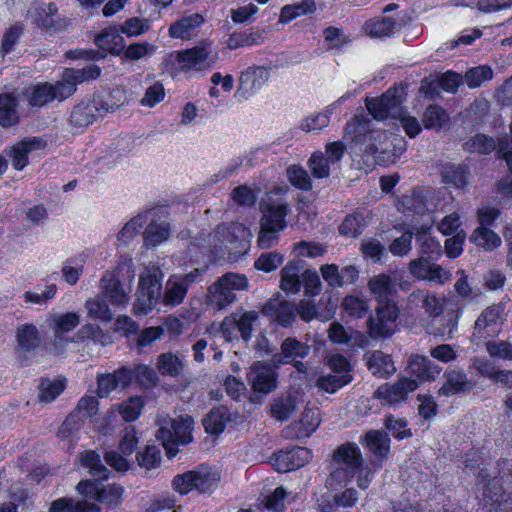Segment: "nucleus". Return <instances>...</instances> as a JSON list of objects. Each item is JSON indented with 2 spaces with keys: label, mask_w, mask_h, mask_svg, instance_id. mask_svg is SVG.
I'll list each match as a JSON object with an SVG mask.
<instances>
[{
  "label": "nucleus",
  "mask_w": 512,
  "mask_h": 512,
  "mask_svg": "<svg viewBox=\"0 0 512 512\" xmlns=\"http://www.w3.org/2000/svg\"><path fill=\"white\" fill-rule=\"evenodd\" d=\"M100 74L101 69L95 64L82 69L66 68L55 84L45 82L33 86L28 95L29 105L42 107L53 100L63 101L76 91L78 84L94 80Z\"/></svg>",
  "instance_id": "nucleus-1"
},
{
  "label": "nucleus",
  "mask_w": 512,
  "mask_h": 512,
  "mask_svg": "<svg viewBox=\"0 0 512 512\" xmlns=\"http://www.w3.org/2000/svg\"><path fill=\"white\" fill-rule=\"evenodd\" d=\"M404 101V88L394 87L383 93L380 97L367 98L366 108L373 118L383 120L388 117L400 121L406 134L415 137L422 130L420 123L415 117L409 116L402 108Z\"/></svg>",
  "instance_id": "nucleus-2"
},
{
  "label": "nucleus",
  "mask_w": 512,
  "mask_h": 512,
  "mask_svg": "<svg viewBox=\"0 0 512 512\" xmlns=\"http://www.w3.org/2000/svg\"><path fill=\"white\" fill-rule=\"evenodd\" d=\"M218 60V53L210 43H203L193 48L170 53L165 63L170 73L177 76L187 72H206L213 68Z\"/></svg>",
  "instance_id": "nucleus-3"
},
{
  "label": "nucleus",
  "mask_w": 512,
  "mask_h": 512,
  "mask_svg": "<svg viewBox=\"0 0 512 512\" xmlns=\"http://www.w3.org/2000/svg\"><path fill=\"white\" fill-rule=\"evenodd\" d=\"M247 236L249 232L241 223L220 224L213 233H201L192 245L198 247L203 255L215 258L224 254L229 243L245 239Z\"/></svg>",
  "instance_id": "nucleus-4"
},
{
  "label": "nucleus",
  "mask_w": 512,
  "mask_h": 512,
  "mask_svg": "<svg viewBox=\"0 0 512 512\" xmlns=\"http://www.w3.org/2000/svg\"><path fill=\"white\" fill-rule=\"evenodd\" d=\"M363 463L360 448L355 443L340 445L333 453L334 470L328 479L330 488L351 483Z\"/></svg>",
  "instance_id": "nucleus-5"
},
{
  "label": "nucleus",
  "mask_w": 512,
  "mask_h": 512,
  "mask_svg": "<svg viewBox=\"0 0 512 512\" xmlns=\"http://www.w3.org/2000/svg\"><path fill=\"white\" fill-rule=\"evenodd\" d=\"M125 101L124 92L121 89H117L109 95L107 100L97 96L91 101L81 102L71 112V123L79 127H86L92 124L98 117L108 112H114Z\"/></svg>",
  "instance_id": "nucleus-6"
},
{
  "label": "nucleus",
  "mask_w": 512,
  "mask_h": 512,
  "mask_svg": "<svg viewBox=\"0 0 512 512\" xmlns=\"http://www.w3.org/2000/svg\"><path fill=\"white\" fill-rule=\"evenodd\" d=\"M220 479L221 474L216 467L203 464L193 470L176 475L172 485L181 495L194 490L199 493H211L218 486Z\"/></svg>",
  "instance_id": "nucleus-7"
},
{
  "label": "nucleus",
  "mask_w": 512,
  "mask_h": 512,
  "mask_svg": "<svg viewBox=\"0 0 512 512\" xmlns=\"http://www.w3.org/2000/svg\"><path fill=\"white\" fill-rule=\"evenodd\" d=\"M161 280L162 274L155 266L146 267L140 274L133 307L135 314L146 315L157 306L161 294Z\"/></svg>",
  "instance_id": "nucleus-8"
},
{
  "label": "nucleus",
  "mask_w": 512,
  "mask_h": 512,
  "mask_svg": "<svg viewBox=\"0 0 512 512\" xmlns=\"http://www.w3.org/2000/svg\"><path fill=\"white\" fill-rule=\"evenodd\" d=\"M194 421L189 415H181L175 419L165 421L157 432V439L162 442L169 458L177 454V446L192 441Z\"/></svg>",
  "instance_id": "nucleus-9"
},
{
  "label": "nucleus",
  "mask_w": 512,
  "mask_h": 512,
  "mask_svg": "<svg viewBox=\"0 0 512 512\" xmlns=\"http://www.w3.org/2000/svg\"><path fill=\"white\" fill-rule=\"evenodd\" d=\"M257 320L258 313L256 311H236L222 321L221 334L227 342L238 339V337L247 342L252 338Z\"/></svg>",
  "instance_id": "nucleus-10"
},
{
  "label": "nucleus",
  "mask_w": 512,
  "mask_h": 512,
  "mask_svg": "<svg viewBox=\"0 0 512 512\" xmlns=\"http://www.w3.org/2000/svg\"><path fill=\"white\" fill-rule=\"evenodd\" d=\"M345 152V146L341 141L331 142L325 146V152L316 151L308 160V167L312 175L318 179L329 177Z\"/></svg>",
  "instance_id": "nucleus-11"
},
{
  "label": "nucleus",
  "mask_w": 512,
  "mask_h": 512,
  "mask_svg": "<svg viewBox=\"0 0 512 512\" xmlns=\"http://www.w3.org/2000/svg\"><path fill=\"white\" fill-rule=\"evenodd\" d=\"M271 66L252 65L241 72L235 97L248 100L256 95L270 80Z\"/></svg>",
  "instance_id": "nucleus-12"
},
{
  "label": "nucleus",
  "mask_w": 512,
  "mask_h": 512,
  "mask_svg": "<svg viewBox=\"0 0 512 512\" xmlns=\"http://www.w3.org/2000/svg\"><path fill=\"white\" fill-rule=\"evenodd\" d=\"M76 489L79 494L86 497L89 501H98L109 507H115L122 503L124 489L120 485L109 484L103 487L90 480L80 481Z\"/></svg>",
  "instance_id": "nucleus-13"
},
{
  "label": "nucleus",
  "mask_w": 512,
  "mask_h": 512,
  "mask_svg": "<svg viewBox=\"0 0 512 512\" xmlns=\"http://www.w3.org/2000/svg\"><path fill=\"white\" fill-rule=\"evenodd\" d=\"M100 294L113 307L125 308L130 300L131 289H125L114 271H106L100 279Z\"/></svg>",
  "instance_id": "nucleus-14"
},
{
  "label": "nucleus",
  "mask_w": 512,
  "mask_h": 512,
  "mask_svg": "<svg viewBox=\"0 0 512 512\" xmlns=\"http://www.w3.org/2000/svg\"><path fill=\"white\" fill-rule=\"evenodd\" d=\"M432 259L418 257L409 263V271L418 280L444 284L451 280L452 274L442 266L432 263Z\"/></svg>",
  "instance_id": "nucleus-15"
},
{
  "label": "nucleus",
  "mask_w": 512,
  "mask_h": 512,
  "mask_svg": "<svg viewBox=\"0 0 512 512\" xmlns=\"http://www.w3.org/2000/svg\"><path fill=\"white\" fill-rule=\"evenodd\" d=\"M418 387L416 380L401 378L393 385L383 384L374 392V397L383 405H396L403 402L407 395Z\"/></svg>",
  "instance_id": "nucleus-16"
},
{
  "label": "nucleus",
  "mask_w": 512,
  "mask_h": 512,
  "mask_svg": "<svg viewBox=\"0 0 512 512\" xmlns=\"http://www.w3.org/2000/svg\"><path fill=\"white\" fill-rule=\"evenodd\" d=\"M311 459V452L304 447L279 450L271 457L272 466L278 472H288L303 467Z\"/></svg>",
  "instance_id": "nucleus-17"
},
{
  "label": "nucleus",
  "mask_w": 512,
  "mask_h": 512,
  "mask_svg": "<svg viewBox=\"0 0 512 512\" xmlns=\"http://www.w3.org/2000/svg\"><path fill=\"white\" fill-rule=\"evenodd\" d=\"M133 377V372L126 366H122L112 373L97 375V395L101 398L108 397L111 392L126 389Z\"/></svg>",
  "instance_id": "nucleus-18"
},
{
  "label": "nucleus",
  "mask_w": 512,
  "mask_h": 512,
  "mask_svg": "<svg viewBox=\"0 0 512 512\" xmlns=\"http://www.w3.org/2000/svg\"><path fill=\"white\" fill-rule=\"evenodd\" d=\"M502 309L498 305L486 308L477 318L474 325V336L477 338L494 337L501 331Z\"/></svg>",
  "instance_id": "nucleus-19"
},
{
  "label": "nucleus",
  "mask_w": 512,
  "mask_h": 512,
  "mask_svg": "<svg viewBox=\"0 0 512 512\" xmlns=\"http://www.w3.org/2000/svg\"><path fill=\"white\" fill-rule=\"evenodd\" d=\"M247 379L253 390L268 393L276 387L277 375L272 366L257 362L250 368Z\"/></svg>",
  "instance_id": "nucleus-20"
},
{
  "label": "nucleus",
  "mask_w": 512,
  "mask_h": 512,
  "mask_svg": "<svg viewBox=\"0 0 512 512\" xmlns=\"http://www.w3.org/2000/svg\"><path fill=\"white\" fill-rule=\"evenodd\" d=\"M411 306L420 307L431 317L442 314L446 298L426 290H416L408 297Z\"/></svg>",
  "instance_id": "nucleus-21"
},
{
  "label": "nucleus",
  "mask_w": 512,
  "mask_h": 512,
  "mask_svg": "<svg viewBox=\"0 0 512 512\" xmlns=\"http://www.w3.org/2000/svg\"><path fill=\"white\" fill-rule=\"evenodd\" d=\"M46 322L55 336L62 339L65 334L79 326L81 315L78 312L72 311L60 313L52 312L49 313Z\"/></svg>",
  "instance_id": "nucleus-22"
},
{
  "label": "nucleus",
  "mask_w": 512,
  "mask_h": 512,
  "mask_svg": "<svg viewBox=\"0 0 512 512\" xmlns=\"http://www.w3.org/2000/svg\"><path fill=\"white\" fill-rule=\"evenodd\" d=\"M117 26H109L95 36L94 42L99 49L113 55H119L125 48V40Z\"/></svg>",
  "instance_id": "nucleus-23"
},
{
  "label": "nucleus",
  "mask_w": 512,
  "mask_h": 512,
  "mask_svg": "<svg viewBox=\"0 0 512 512\" xmlns=\"http://www.w3.org/2000/svg\"><path fill=\"white\" fill-rule=\"evenodd\" d=\"M289 212L288 205L284 202H271L262 207L260 225L283 231L286 226V216Z\"/></svg>",
  "instance_id": "nucleus-24"
},
{
  "label": "nucleus",
  "mask_w": 512,
  "mask_h": 512,
  "mask_svg": "<svg viewBox=\"0 0 512 512\" xmlns=\"http://www.w3.org/2000/svg\"><path fill=\"white\" fill-rule=\"evenodd\" d=\"M347 97V94L343 95L337 101L327 106L323 111L312 113L302 119L300 129L305 132H317L327 127L330 123L331 115Z\"/></svg>",
  "instance_id": "nucleus-25"
},
{
  "label": "nucleus",
  "mask_w": 512,
  "mask_h": 512,
  "mask_svg": "<svg viewBox=\"0 0 512 512\" xmlns=\"http://www.w3.org/2000/svg\"><path fill=\"white\" fill-rule=\"evenodd\" d=\"M365 442L370 452L374 455L377 467H380L385 459L388 457L390 450V439L387 433L370 430L365 435Z\"/></svg>",
  "instance_id": "nucleus-26"
},
{
  "label": "nucleus",
  "mask_w": 512,
  "mask_h": 512,
  "mask_svg": "<svg viewBox=\"0 0 512 512\" xmlns=\"http://www.w3.org/2000/svg\"><path fill=\"white\" fill-rule=\"evenodd\" d=\"M262 312L283 327H288L295 321V309L286 301L270 300L263 306Z\"/></svg>",
  "instance_id": "nucleus-27"
},
{
  "label": "nucleus",
  "mask_w": 512,
  "mask_h": 512,
  "mask_svg": "<svg viewBox=\"0 0 512 512\" xmlns=\"http://www.w3.org/2000/svg\"><path fill=\"white\" fill-rule=\"evenodd\" d=\"M185 356L173 352L161 353L156 360V369L162 376L178 377L185 368Z\"/></svg>",
  "instance_id": "nucleus-28"
},
{
  "label": "nucleus",
  "mask_w": 512,
  "mask_h": 512,
  "mask_svg": "<svg viewBox=\"0 0 512 512\" xmlns=\"http://www.w3.org/2000/svg\"><path fill=\"white\" fill-rule=\"evenodd\" d=\"M446 382L439 389V394L451 396L460 392L470 391L474 382L467 378L465 372L461 370H450L445 373Z\"/></svg>",
  "instance_id": "nucleus-29"
},
{
  "label": "nucleus",
  "mask_w": 512,
  "mask_h": 512,
  "mask_svg": "<svg viewBox=\"0 0 512 512\" xmlns=\"http://www.w3.org/2000/svg\"><path fill=\"white\" fill-rule=\"evenodd\" d=\"M49 512H100V507L86 497L78 501L61 497L51 503Z\"/></svg>",
  "instance_id": "nucleus-30"
},
{
  "label": "nucleus",
  "mask_w": 512,
  "mask_h": 512,
  "mask_svg": "<svg viewBox=\"0 0 512 512\" xmlns=\"http://www.w3.org/2000/svg\"><path fill=\"white\" fill-rule=\"evenodd\" d=\"M203 22L204 18L199 13L184 16L169 27V35L176 39H189Z\"/></svg>",
  "instance_id": "nucleus-31"
},
{
  "label": "nucleus",
  "mask_w": 512,
  "mask_h": 512,
  "mask_svg": "<svg viewBox=\"0 0 512 512\" xmlns=\"http://www.w3.org/2000/svg\"><path fill=\"white\" fill-rule=\"evenodd\" d=\"M320 411L318 408L307 407L301 414L300 420L294 423V436L302 439L309 437L320 425Z\"/></svg>",
  "instance_id": "nucleus-32"
},
{
  "label": "nucleus",
  "mask_w": 512,
  "mask_h": 512,
  "mask_svg": "<svg viewBox=\"0 0 512 512\" xmlns=\"http://www.w3.org/2000/svg\"><path fill=\"white\" fill-rule=\"evenodd\" d=\"M43 147L44 143L37 138H27L17 143L11 150L13 167L22 170L28 164V154Z\"/></svg>",
  "instance_id": "nucleus-33"
},
{
  "label": "nucleus",
  "mask_w": 512,
  "mask_h": 512,
  "mask_svg": "<svg viewBox=\"0 0 512 512\" xmlns=\"http://www.w3.org/2000/svg\"><path fill=\"white\" fill-rule=\"evenodd\" d=\"M499 481L493 479L487 486L484 487L483 496L485 505H489V512H509L512 509V503L509 501V496L504 492H495L491 494L492 488H496Z\"/></svg>",
  "instance_id": "nucleus-34"
},
{
  "label": "nucleus",
  "mask_w": 512,
  "mask_h": 512,
  "mask_svg": "<svg viewBox=\"0 0 512 512\" xmlns=\"http://www.w3.org/2000/svg\"><path fill=\"white\" fill-rule=\"evenodd\" d=\"M187 292L188 288L183 284L182 279L173 274L169 276L165 283L163 304L170 307L180 305L184 301Z\"/></svg>",
  "instance_id": "nucleus-35"
},
{
  "label": "nucleus",
  "mask_w": 512,
  "mask_h": 512,
  "mask_svg": "<svg viewBox=\"0 0 512 512\" xmlns=\"http://www.w3.org/2000/svg\"><path fill=\"white\" fill-rule=\"evenodd\" d=\"M368 289L379 304L390 301L395 291L391 277L384 273L371 277L368 281Z\"/></svg>",
  "instance_id": "nucleus-36"
},
{
  "label": "nucleus",
  "mask_w": 512,
  "mask_h": 512,
  "mask_svg": "<svg viewBox=\"0 0 512 512\" xmlns=\"http://www.w3.org/2000/svg\"><path fill=\"white\" fill-rule=\"evenodd\" d=\"M367 366L371 373L379 378H388L396 371L391 357L378 350L368 356Z\"/></svg>",
  "instance_id": "nucleus-37"
},
{
  "label": "nucleus",
  "mask_w": 512,
  "mask_h": 512,
  "mask_svg": "<svg viewBox=\"0 0 512 512\" xmlns=\"http://www.w3.org/2000/svg\"><path fill=\"white\" fill-rule=\"evenodd\" d=\"M236 300V294L230 292L218 279L208 288L207 302L214 309L222 310Z\"/></svg>",
  "instance_id": "nucleus-38"
},
{
  "label": "nucleus",
  "mask_w": 512,
  "mask_h": 512,
  "mask_svg": "<svg viewBox=\"0 0 512 512\" xmlns=\"http://www.w3.org/2000/svg\"><path fill=\"white\" fill-rule=\"evenodd\" d=\"M430 226H421L416 230L417 241L420 242L419 257L438 259L441 255V244L438 240L429 237Z\"/></svg>",
  "instance_id": "nucleus-39"
},
{
  "label": "nucleus",
  "mask_w": 512,
  "mask_h": 512,
  "mask_svg": "<svg viewBox=\"0 0 512 512\" xmlns=\"http://www.w3.org/2000/svg\"><path fill=\"white\" fill-rule=\"evenodd\" d=\"M302 267L298 262L290 261L281 270V289L286 293L296 294L301 288Z\"/></svg>",
  "instance_id": "nucleus-40"
},
{
  "label": "nucleus",
  "mask_w": 512,
  "mask_h": 512,
  "mask_svg": "<svg viewBox=\"0 0 512 512\" xmlns=\"http://www.w3.org/2000/svg\"><path fill=\"white\" fill-rule=\"evenodd\" d=\"M408 368L412 375L424 381L434 379L440 372L436 366H432L428 357L420 355L411 356Z\"/></svg>",
  "instance_id": "nucleus-41"
},
{
  "label": "nucleus",
  "mask_w": 512,
  "mask_h": 512,
  "mask_svg": "<svg viewBox=\"0 0 512 512\" xmlns=\"http://www.w3.org/2000/svg\"><path fill=\"white\" fill-rule=\"evenodd\" d=\"M170 224L166 220H152L146 227L143 236L146 245L157 246L169 238Z\"/></svg>",
  "instance_id": "nucleus-42"
},
{
  "label": "nucleus",
  "mask_w": 512,
  "mask_h": 512,
  "mask_svg": "<svg viewBox=\"0 0 512 512\" xmlns=\"http://www.w3.org/2000/svg\"><path fill=\"white\" fill-rule=\"evenodd\" d=\"M84 307L86 309L87 316L92 319L108 322L113 318V313L109 308L107 300L101 294L87 299Z\"/></svg>",
  "instance_id": "nucleus-43"
},
{
  "label": "nucleus",
  "mask_w": 512,
  "mask_h": 512,
  "mask_svg": "<svg viewBox=\"0 0 512 512\" xmlns=\"http://www.w3.org/2000/svg\"><path fill=\"white\" fill-rule=\"evenodd\" d=\"M397 26V22L392 17L383 16L366 21L364 29L372 37H386L392 35Z\"/></svg>",
  "instance_id": "nucleus-44"
},
{
  "label": "nucleus",
  "mask_w": 512,
  "mask_h": 512,
  "mask_svg": "<svg viewBox=\"0 0 512 512\" xmlns=\"http://www.w3.org/2000/svg\"><path fill=\"white\" fill-rule=\"evenodd\" d=\"M82 422L75 415H69L58 431V437L67 449L71 448L79 439Z\"/></svg>",
  "instance_id": "nucleus-45"
},
{
  "label": "nucleus",
  "mask_w": 512,
  "mask_h": 512,
  "mask_svg": "<svg viewBox=\"0 0 512 512\" xmlns=\"http://www.w3.org/2000/svg\"><path fill=\"white\" fill-rule=\"evenodd\" d=\"M80 461L84 468L95 478V480H105L108 478L109 471L102 464L100 456L92 450L83 452L80 455Z\"/></svg>",
  "instance_id": "nucleus-46"
},
{
  "label": "nucleus",
  "mask_w": 512,
  "mask_h": 512,
  "mask_svg": "<svg viewBox=\"0 0 512 512\" xmlns=\"http://www.w3.org/2000/svg\"><path fill=\"white\" fill-rule=\"evenodd\" d=\"M309 346L302 343L295 338H287L281 345V354L279 355V361L290 362L296 357L304 358L309 353Z\"/></svg>",
  "instance_id": "nucleus-47"
},
{
  "label": "nucleus",
  "mask_w": 512,
  "mask_h": 512,
  "mask_svg": "<svg viewBox=\"0 0 512 512\" xmlns=\"http://www.w3.org/2000/svg\"><path fill=\"white\" fill-rule=\"evenodd\" d=\"M87 260V254L81 253L68 259L62 267V276L69 285H75L81 274Z\"/></svg>",
  "instance_id": "nucleus-48"
},
{
  "label": "nucleus",
  "mask_w": 512,
  "mask_h": 512,
  "mask_svg": "<svg viewBox=\"0 0 512 512\" xmlns=\"http://www.w3.org/2000/svg\"><path fill=\"white\" fill-rule=\"evenodd\" d=\"M264 41L262 32L259 31H243L232 33L227 40V47L231 50L254 46L261 44Z\"/></svg>",
  "instance_id": "nucleus-49"
},
{
  "label": "nucleus",
  "mask_w": 512,
  "mask_h": 512,
  "mask_svg": "<svg viewBox=\"0 0 512 512\" xmlns=\"http://www.w3.org/2000/svg\"><path fill=\"white\" fill-rule=\"evenodd\" d=\"M17 100L9 94L0 95V125L10 127L18 122Z\"/></svg>",
  "instance_id": "nucleus-50"
},
{
  "label": "nucleus",
  "mask_w": 512,
  "mask_h": 512,
  "mask_svg": "<svg viewBox=\"0 0 512 512\" xmlns=\"http://www.w3.org/2000/svg\"><path fill=\"white\" fill-rule=\"evenodd\" d=\"M229 420L227 408L220 407L212 410L204 419L203 425L207 433L219 434L224 431L226 423Z\"/></svg>",
  "instance_id": "nucleus-51"
},
{
  "label": "nucleus",
  "mask_w": 512,
  "mask_h": 512,
  "mask_svg": "<svg viewBox=\"0 0 512 512\" xmlns=\"http://www.w3.org/2000/svg\"><path fill=\"white\" fill-rule=\"evenodd\" d=\"M147 222V217L144 214H138L131 218L117 235L118 241L122 245H128L135 237L139 235L142 228Z\"/></svg>",
  "instance_id": "nucleus-52"
},
{
  "label": "nucleus",
  "mask_w": 512,
  "mask_h": 512,
  "mask_svg": "<svg viewBox=\"0 0 512 512\" xmlns=\"http://www.w3.org/2000/svg\"><path fill=\"white\" fill-rule=\"evenodd\" d=\"M471 241L487 251H492L502 243L501 238L494 231L480 226L474 230Z\"/></svg>",
  "instance_id": "nucleus-53"
},
{
  "label": "nucleus",
  "mask_w": 512,
  "mask_h": 512,
  "mask_svg": "<svg viewBox=\"0 0 512 512\" xmlns=\"http://www.w3.org/2000/svg\"><path fill=\"white\" fill-rule=\"evenodd\" d=\"M315 3L312 0H304L299 3L285 5L280 12V22L288 23L293 19L311 14L315 11Z\"/></svg>",
  "instance_id": "nucleus-54"
},
{
  "label": "nucleus",
  "mask_w": 512,
  "mask_h": 512,
  "mask_svg": "<svg viewBox=\"0 0 512 512\" xmlns=\"http://www.w3.org/2000/svg\"><path fill=\"white\" fill-rule=\"evenodd\" d=\"M64 381L61 379H43L39 384V401L50 403L64 390Z\"/></svg>",
  "instance_id": "nucleus-55"
},
{
  "label": "nucleus",
  "mask_w": 512,
  "mask_h": 512,
  "mask_svg": "<svg viewBox=\"0 0 512 512\" xmlns=\"http://www.w3.org/2000/svg\"><path fill=\"white\" fill-rule=\"evenodd\" d=\"M296 408V398L287 395L273 402L271 405V415L279 421H285L295 412Z\"/></svg>",
  "instance_id": "nucleus-56"
},
{
  "label": "nucleus",
  "mask_w": 512,
  "mask_h": 512,
  "mask_svg": "<svg viewBox=\"0 0 512 512\" xmlns=\"http://www.w3.org/2000/svg\"><path fill=\"white\" fill-rule=\"evenodd\" d=\"M423 122L428 129H441L448 124L449 115L440 106L431 105L425 111Z\"/></svg>",
  "instance_id": "nucleus-57"
},
{
  "label": "nucleus",
  "mask_w": 512,
  "mask_h": 512,
  "mask_svg": "<svg viewBox=\"0 0 512 512\" xmlns=\"http://www.w3.org/2000/svg\"><path fill=\"white\" fill-rule=\"evenodd\" d=\"M342 307L353 318H363L369 310L368 300L357 295H347L343 299Z\"/></svg>",
  "instance_id": "nucleus-58"
},
{
  "label": "nucleus",
  "mask_w": 512,
  "mask_h": 512,
  "mask_svg": "<svg viewBox=\"0 0 512 512\" xmlns=\"http://www.w3.org/2000/svg\"><path fill=\"white\" fill-rule=\"evenodd\" d=\"M346 133L358 143L365 142L366 138L376 139V136L385 135L379 131H368L367 124L358 118L352 119L346 126Z\"/></svg>",
  "instance_id": "nucleus-59"
},
{
  "label": "nucleus",
  "mask_w": 512,
  "mask_h": 512,
  "mask_svg": "<svg viewBox=\"0 0 512 512\" xmlns=\"http://www.w3.org/2000/svg\"><path fill=\"white\" fill-rule=\"evenodd\" d=\"M441 176L444 183L458 188L467 183V172L460 165L446 164L443 166Z\"/></svg>",
  "instance_id": "nucleus-60"
},
{
  "label": "nucleus",
  "mask_w": 512,
  "mask_h": 512,
  "mask_svg": "<svg viewBox=\"0 0 512 512\" xmlns=\"http://www.w3.org/2000/svg\"><path fill=\"white\" fill-rule=\"evenodd\" d=\"M122 52L125 60L137 61L152 56L156 52V46L146 41L136 42L124 48Z\"/></svg>",
  "instance_id": "nucleus-61"
},
{
  "label": "nucleus",
  "mask_w": 512,
  "mask_h": 512,
  "mask_svg": "<svg viewBox=\"0 0 512 512\" xmlns=\"http://www.w3.org/2000/svg\"><path fill=\"white\" fill-rule=\"evenodd\" d=\"M17 338L19 346L24 350L34 349L40 341L39 331L32 324L23 325L18 329Z\"/></svg>",
  "instance_id": "nucleus-62"
},
{
  "label": "nucleus",
  "mask_w": 512,
  "mask_h": 512,
  "mask_svg": "<svg viewBox=\"0 0 512 512\" xmlns=\"http://www.w3.org/2000/svg\"><path fill=\"white\" fill-rule=\"evenodd\" d=\"M368 330L371 337H389L396 331V322L389 323L378 315L370 316Z\"/></svg>",
  "instance_id": "nucleus-63"
},
{
  "label": "nucleus",
  "mask_w": 512,
  "mask_h": 512,
  "mask_svg": "<svg viewBox=\"0 0 512 512\" xmlns=\"http://www.w3.org/2000/svg\"><path fill=\"white\" fill-rule=\"evenodd\" d=\"M350 383V378L347 376H338L334 373H329L327 375L320 376L316 385L319 389L327 392V393H335L343 386Z\"/></svg>",
  "instance_id": "nucleus-64"
}]
</instances>
